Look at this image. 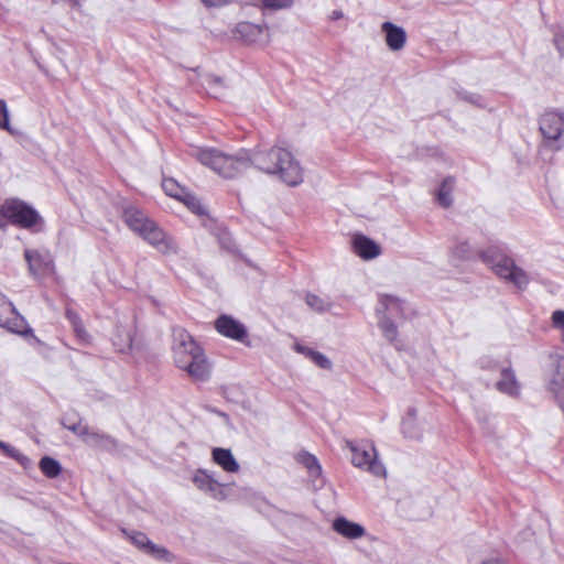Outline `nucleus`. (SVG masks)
<instances>
[{"mask_svg": "<svg viewBox=\"0 0 564 564\" xmlns=\"http://www.w3.org/2000/svg\"><path fill=\"white\" fill-rule=\"evenodd\" d=\"M197 160L225 178H235L253 166L265 174L278 175L289 186H297L304 180L300 162L290 151L280 147L240 149L235 154L200 149Z\"/></svg>", "mask_w": 564, "mask_h": 564, "instance_id": "nucleus-1", "label": "nucleus"}, {"mask_svg": "<svg viewBox=\"0 0 564 564\" xmlns=\"http://www.w3.org/2000/svg\"><path fill=\"white\" fill-rule=\"evenodd\" d=\"M479 258L491 268L496 275L512 283L517 289L524 290L529 285L528 273L516 264L506 245H490L479 251Z\"/></svg>", "mask_w": 564, "mask_h": 564, "instance_id": "nucleus-2", "label": "nucleus"}, {"mask_svg": "<svg viewBox=\"0 0 564 564\" xmlns=\"http://www.w3.org/2000/svg\"><path fill=\"white\" fill-rule=\"evenodd\" d=\"M9 224L32 232H40L45 223L32 205L12 197L4 199L0 205V228L4 230Z\"/></svg>", "mask_w": 564, "mask_h": 564, "instance_id": "nucleus-3", "label": "nucleus"}, {"mask_svg": "<svg viewBox=\"0 0 564 564\" xmlns=\"http://www.w3.org/2000/svg\"><path fill=\"white\" fill-rule=\"evenodd\" d=\"M379 321L378 326L383 337L399 349L397 319H405L404 302L393 295H381L379 306L376 310Z\"/></svg>", "mask_w": 564, "mask_h": 564, "instance_id": "nucleus-4", "label": "nucleus"}, {"mask_svg": "<svg viewBox=\"0 0 564 564\" xmlns=\"http://www.w3.org/2000/svg\"><path fill=\"white\" fill-rule=\"evenodd\" d=\"M539 129L543 135V143L552 151H558L563 148L561 140L564 133V113L557 111H547L539 120Z\"/></svg>", "mask_w": 564, "mask_h": 564, "instance_id": "nucleus-5", "label": "nucleus"}, {"mask_svg": "<svg viewBox=\"0 0 564 564\" xmlns=\"http://www.w3.org/2000/svg\"><path fill=\"white\" fill-rule=\"evenodd\" d=\"M351 452V463L354 466L368 470L375 476H384L386 468L377 459V452L372 444H357L354 441L346 442Z\"/></svg>", "mask_w": 564, "mask_h": 564, "instance_id": "nucleus-6", "label": "nucleus"}, {"mask_svg": "<svg viewBox=\"0 0 564 564\" xmlns=\"http://www.w3.org/2000/svg\"><path fill=\"white\" fill-rule=\"evenodd\" d=\"M173 355L177 368L185 366L194 355H197L203 348L196 343L193 336L183 327L172 328Z\"/></svg>", "mask_w": 564, "mask_h": 564, "instance_id": "nucleus-7", "label": "nucleus"}, {"mask_svg": "<svg viewBox=\"0 0 564 564\" xmlns=\"http://www.w3.org/2000/svg\"><path fill=\"white\" fill-rule=\"evenodd\" d=\"M139 236L162 253H175L177 251L173 238L160 228L154 220L148 223V226Z\"/></svg>", "mask_w": 564, "mask_h": 564, "instance_id": "nucleus-8", "label": "nucleus"}, {"mask_svg": "<svg viewBox=\"0 0 564 564\" xmlns=\"http://www.w3.org/2000/svg\"><path fill=\"white\" fill-rule=\"evenodd\" d=\"M24 259L28 263L29 272L34 278L42 276L54 271V259L46 249H24Z\"/></svg>", "mask_w": 564, "mask_h": 564, "instance_id": "nucleus-9", "label": "nucleus"}, {"mask_svg": "<svg viewBox=\"0 0 564 564\" xmlns=\"http://www.w3.org/2000/svg\"><path fill=\"white\" fill-rule=\"evenodd\" d=\"M215 329L223 336L237 340L242 344H248V329L247 327L230 315L221 314L214 323Z\"/></svg>", "mask_w": 564, "mask_h": 564, "instance_id": "nucleus-10", "label": "nucleus"}, {"mask_svg": "<svg viewBox=\"0 0 564 564\" xmlns=\"http://www.w3.org/2000/svg\"><path fill=\"white\" fill-rule=\"evenodd\" d=\"M194 485L202 491L209 494L216 500H225L227 495L224 491L225 485L216 480L207 469L198 468L193 476Z\"/></svg>", "mask_w": 564, "mask_h": 564, "instance_id": "nucleus-11", "label": "nucleus"}, {"mask_svg": "<svg viewBox=\"0 0 564 564\" xmlns=\"http://www.w3.org/2000/svg\"><path fill=\"white\" fill-rule=\"evenodd\" d=\"M354 252L364 260H372L381 253V247L364 234H355L351 238Z\"/></svg>", "mask_w": 564, "mask_h": 564, "instance_id": "nucleus-12", "label": "nucleus"}, {"mask_svg": "<svg viewBox=\"0 0 564 564\" xmlns=\"http://www.w3.org/2000/svg\"><path fill=\"white\" fill-rule=\"evenodd\" d=\"M381 31L384 34L386 44L390 51L397 52L404 47L406 32L402 26L386 21L381 24Z\"/></svg>", "mask_w": 564, "mask_h": 564, "instance_id": "nucleus-13", "label": "nucleus"}, {"mask_svg": "<svg viewBox=\"0 0 564 564\" xmlns=\"http://www.w3.org/2000/svg\"><path fill=\"white\" fill-rule=\"evenodd\" d=\"M500 376L501 378L496 382V389L511 398L519 397L521 387L511 365L501 367Z\"/></svg>", "mask_w": 564, "mask_h": 564, "instance_id": "nucleus-14", "label": "nucleus"}, {"mask_svg": "<svg viewBox=\"0 0 564 564\" xmlns=\"http://www.w3.org/2000/svg\"><path fill=\"white\" fill-rule=\"evenodd\" d=\"M265 31H268L265 23L256 24L249 21L239 22L235 28L238 37L248 44L261 42Z\"/></svg>", "mask_w": 564, "mask_h": 564, "instance_id": "nucleus-15", "label": "nucleus"}, {"mask_svg": "<svg viewBox=\"0 0 564 564\" xmlns=\"http://www.w3.org/2000/svg\"><path fill=\"white\" fill-rule=\"evenodd\" d=\"M122 219L124 224L138 235L144 230L148 223L152 221L141 209L133 205H128L123 208Z\"/></svg>", "mask_w": 564, "mask_h": 564, "instance_id": "nucleus-16", "label": "nucleus"}, {"mask_svg": "<svg viewBox=\"0 0 564 564\" xmlns=\"http://www.w3.org/2000/svg\"><path fill=\"white\" fill-rule=\"evenodd\" d=\"M180 369L185 370L195 380H207L209 377V366L205 357L204 349L197 355H194L192 359Z\"/></svg>", "mask_w": 564, "mask_h": 564, "instance_id": "nucleus-17", "label": "nucleus"}, {"mask_svg": "<svg viewBox=\"0 0 564 564\" xmlns=\"http://www.w3.org/2000/svg\"><path fill=\"white\" fill-rule=\"evenodd\" d=\"M0 326L17 334L25 326V319L15 312L12 303H8L0 307Z\"/></svg>", "mask_w": 564, "mask_h": 564, "instance_id": "nucleus-18", "label": "nucleus"}, {"mask_svg": "<svg viewBox=\"0 0 564 564\" xmlns=\"http://www.w3.org/2000/svg\"><path fill=\"white\" fill-rule=\"evenodd\" d=\"M332 527L335 532L350 540L359 539L366 534V529L361 524L343 516L337 517Z\"/></svg>", "mask_w": 564, "mask_h": 564, "instance_id": "nucleus-19", "label": "nucleus"}, {"mask_svg": "<svg viewBox=\"0 0 564 564\" xmlns=\"http://www.w3.org/2000/svg\"><path fill=\"white\" fill-rule=\"evenodd\" d=\"M212 459L227 473H237L240 468L229 448L214 447L212 451Z\"/></svg>", "mask_w": 564, "mask_h": 564, "instance_id": "nucleus-20", "label": "nucleus"}, {"mask_svg": "<svg viewBox=\"0 0 564 564\" xmlns=\"http://www.w3.org/2000/svg\"><path fill=\"white\" fill-rule=\"evenodd\" d=\"M17 334L21 335L30 346H32L39 355L44 358H48L52 352V347L35 336L32 327L25 322V326L21 327V330Z\"/></svg>", "mask_w": 564, "mask_h": 564, "instance_id": "nucleus-21", "label": "nucleus"}, {"mask_svg": "<svg viewBox=\"0 0 564 564\" xmlns=\"http://www.w3.org/2000/svg\"><path fill=\"white\" fill-rule=\"evenodd\" d=\"M294 350L301 355H304L306 358L311 359L317 367L324 370H332L333 362L332 360L324 354L314 350L307 346H304L300 343L294 344Z\"/></svg>", "mask_w": 564, "mask_h": 564, "instance_id": "nucleus-22", "label": "nucleus"}, {"mask_svg": "<svg viewBox=\"0 0 564 564\" xmlns=\"http://www.w3.org/2000/svg\"><path fill=\"white\" fill-rule=\"evenodd\" d=\"M85 442L91 446H97L108 452L115 451L118 447V441L116 438L99 431L90 430V434Z\"/></svg>", "mask_w": 564, "mask_h": 564, "instance_id": "nucleus-23", "label": "nucleus"}, {"mask_svg": "<svg viewBox=\"0 0 564 564\" xmlns=\"http://www.w3.org/2000/svg\"><path fill=\"white\" fill-rule=\"evenodd\" d=\"M453 187H454V178L445 177L441 182V184L437 188L436 198H437L438 204L444 208H448L453 204V198H452Z\"/></svg>", "mask_w": 564, "mask_h": 564, "instance_id": "nucleus-24", "label": "nucleus"}, {"mask_svg": "<svg viewBox=\"0 0 564 564\" xmlns=\"http://www.w3.org/2000/svg\"><path fill=\"white\" fill-rule=\"evenodd\" d=\"M297 462L307 469L311 477L318 478L322 476V466L315 455L302 452L297 456Z\"/></svg>", "mask_w": 564, "mask_h": 564, "instance_id": "nucleus-25", "label": "nucleus"}, {"mask_svg": "<svg viewBox=\"0 0 564 564\" xmlns=\"http://www.w3.org/2000/svg\"><path fill=\"white\" fill-rule=\"evenodd\" d=\"M39 468L50 479L58 477L62 473L61 463L51 456H43L39 462Z\"/></svg>", "mask_w": 564, "mask_h": 564, "instance_id": "nucleus-26", "label": "nucleus"}, {"mask_svg": "<svg viewBox=\"0 0 564 564\" xmlns=\"http://www.w3.org/2000/svg\"><path fill=\"white\" fill-rule=\"evenodd\" d=\"M0 449L3 452V454L12 459H14L17 463H19L24 469H29V468H32L33 466V462L28 457L25 456L24 454H22L21 452H19V449H17L15 447H13L12 445L6 443V442H2L1 446H0Z\"/></svg>", "mask_w": 564, "mask_h": 564, "instance_id": "nucleus-27", "label": "nucleus"}, {"mask_svg": "<svg viewBox=\"0 0 564 564\" xmlns=\"http://www.w3.org/2000/svg\"><path fill=\"white\" fill-rule=\"evenodd\" d=\"M453 257L463 260L469 261L479 257V252H477L468 241H458L452 249Z\"/></svg>", "mask_w": 564, "mask_h": 564, "instance_id": "nucleus-28", "label": "nucleus"}, {"mask_svg": "<svg viewBox=\"0 0 564 564\" xmlns=\"http://www.w3.org/2000/svg\"><path fill=\"white\" fill-rule=\"evenodd\" d=\"M162 188L166 195L181 200L183 195L187 193V189L181 186L174 178H163Z\"/></svg>", "mask_w": 564, "mask_h": 564, "instance_id": "nucleus-29", "label": "nucleus"}, {"mask_svg": "<svg viewBox=\"0 0 564 564\" xmlns=\"http://www.w3.org/2000/svg\"><path fill=\"white\" fill-rule=\"evenodd\" d=\"M305 303L315 312L325 313L332 308V302L316 294L307 293Z\"/></svg>", "mask_w": 564, "mask_h": 564, "instance_id": "nucleus-30", "label": "nucleus"}, {"mask_svg": "<svg viewBox=\"0 0 564 564\" xmlns=\"http://www.w3.org/2000/svg\"><path fill=\"white\" fill-rule=\"evenodd\" d=\"M180 202L184 203L185 206L197 216L207 215V210L200 199L189 192L183 195V198Z\"/></svg>", "mask_w": 564, "mask_h": 564, "instance_id": "nucleus-31", "label": "nucleus"}, {"mask_svg": "<svg viewBox=\"0 0 564 564\" xmlns=\"http://www.w3.org/2000/svg\"><path fill=\"white\" fill-rule=\"evenodd\" d=\"M122 532L129 538L131 543L135 545L139 550L142 552H145L148 549V545L151 544V540L148 538V535L140 531H131L123 529Z\"/></svg>", "mask_w": 564, "mask_h": 564, "instance_id": "nucleus-32", "label": "nucleus"}, {"mask_svg": "<svg viewBox=\"0 0 564 564\" xmlns=\"http://www.w3.org/2000/svg\"><path fill=\"white\" fill-rule=\"evenodd\" d=\"M65 316L70 322L77 337L85 338L88 336L80 316L74 310L67 308Z\"/></svg>", "mask_w": 564, "mask_h": 564, "instance_id": "nucleus-33", "label": "nucleus"}, {"mask_svg": "<svg viewBox=\"0 0 564 564\" xmlns=\"http://www.w3.org/2000/svg\"><path fill=\"white\" fill-rule=\"evenodd\" d=\"M61 424L78 437L84 438V441L88 438V435L90 434V427L88 425H82L80 420L78 422L68 423V417H64L62 419Z\"/></svg>", "mask_w": 564, "mask_h": 564, "instance_id": "nucleus-34", "label": "nucleus"}, {"mask_svg": "<svg viewBox=\"0 0 564 564\" xmlns=\"http://www.w3.org/2000/svg\"><path fill=\"white\" fill-rule=\"evenodd\" d=\"M401 431L408 438L419 440L421 437V432L413 419H404L401 423Z\"/></svg>", "mask_w": 564, "mask_h": 564, "instance_id": "nucleus-35", "label": "nucleus"}, {"mask_svg": "<svg viewBox=\"0 0 564 564\" xmlns=\"http://www.w3.org/2000/svg\"><path fill=\"white\" fill-rule=\"evenodd\" d=\"M145 554L156 558V560H164V561H167L170 562L171 561V553L170 551L164 547V546H160V545H156L154 544L153 542H151L150 545H148V549L147 551L144 552Z\"/></svg>", "mask_w": 564, "mask_h": 564, "instance_id": "nucleus-36", "label": "nucleus"}, {"mask_svg": "<svg viewBox=\"0 0 564 564\" xmlns=\"http://www.w3.org/2000/svg\"><path fill=\"white\" fill-rule=\"evenodd\" d=\"M294 4V0H261V7L263 10H282L290 9Z\"/></svg>", "mask_w": 564, "mask_h": 564, "instance_id": "nucleus-37", "label": "nucleus"}, {"mask_svg": "<svg viewBox=\"0 0 564 564\" xmlns=\"http://www.w3.org/2000/svg\"><path fill=\"white\" fill-rule=\"evenodd\" d=\"M0 129L13 133V129L10 124V112L6 100L0 99Z\"/></svg>", "mask_w": 564, "mask_h": 564, "instance_id": "nucleus-38", "label": "nucleus"}, {"mask_svg": "<svg viewBox=\"0 0 564 564\" xmlns=\"http://www.w3.org/2000/svg\"><path fill=\"white\" fill-rule=\"evenodd\" d=\"M218 241L223 249H225L229 252L236 251V243H235L230 232H228L227 230H221L218 234Z\"/></svg>", "mask_w": 564, "mask_h": 564, "instance_id": "nucleus-39", "label": "nucleus"}, {"mask_svg": "<svg viewBox=\"0 0 564 564\" xmlns=\"http://www.w3.org/2000/svg\"><path fill=\"white\" fill-rule=\"evenodd\" d=\"M458 96L462 100H465L469 104L476 105L477 107L484 108L486 106L484 97L479 94L469 93V91L464 90V91L458 93Z\"/></svg>", "mask_w": 564, "mask_h": 564, "instance_id": "nucleus-40", "label": "nucleus"}, {"mask_svg": "<svg viewBox=\"0 0 564 564\" xmlns=\"http://www.w3.org/2000/svg\"><path fill=\"white\" fill-rule=\"evenodd\" d=\"M478 365L482 370L499 371V372L502 367V366H500L498 360H496L491 357H488V356L481 357L478 360Z\"/></svg>", "mask_w": 564, "mask_h": 564, "instance_id": "nucleus-41", "label": "nucleus"}, {"mask_svg": "<svg viewBox=\"0 0 564 564\" xmlns=\"http://www.w3.org/2000/svg\"><path fill=\"white\" fill-rule=\"evenodd\" d=\"M552 323L555 328H557L560 330L563 329L564 328V311H562V310L554 311L552 314Z\"/></svg>", "mask_w": 564, "mask_h": 564, "instance_id": "nucleus-42", "label": "nucleus"}, {"mask_svg": "<svg viewBox=\"0 0 564 564\" xmlns=\"http://www.w3.org/2000/svg\"><path fill=\"white\" fill-rule=\"evenodd\" d=\"M553 43L561 56H564V33L558 30L554 33Z\"/></svg>", "mask_w": 564, "mask_h": 564, "instance_id": "nucleus-43", "label": "nucleus"}, {"mask_svg": "<svg viewBox=\"0 0 564 564\" xmlns=\"http://www.w3.org/2000/svg\"><path fill=\"white\" fill-rule=\"evenodd\" d=\"M206 7H223L230 3V0H202Z\"/></svg>", "mask_w": 564, "mask_h": 564, "instance_id": "nucleus-44", "label": "nucleus"}, {"mask_svg": "<svg viewBox=\"0 0 564 564\" xmlns=\"http://www.w3.org/2000/svg\"><path fill=\"white\" fill-rule=\"evenodd\" d=\"M208 412L210 413H214L220 417H223L225 421H229V415L218 409H215V408H209V409H206Z\"/></svg>", "mask_w": 564, "mask_h": 564, "instance_id": "nucleus-45", "label": "nucleus"}, {"mask_svg": "<svg viewBox=\"0 0 564 564\" xmlns=\"http://www.w3.org/2000/svg\"><path fill=\"white\" fill-rule=\"evenodd\" d=\"M131 349H132V337H131V335L128 333V334H127V344H126V346H124V347L119 348V350H120L121 352H128V351H130Z\"/></svg>", "mask_w": 564, "mask_h": 564, "instance_id": "nucleus-46", "label": "nucleus"}, {"mask_svg": "<svg viewBox=\"0 0 564 564\" xmlns=\"http://www.w3.org/2000/svg\"><path fill=\"white\" fill-rule=\"evenodd\" d=\"M207 82L209 85H223V78L215 75L208 76Z\"/></svg>", "mask_w": 564, "mask_h": 564, "instance_id": "nucleus-47", "label": "nucleus"}, {"mask_svg": "<svg viewBox=\"0 0 564 564\" xmlns=\"http://www.w3.org/2000/svg\"><path fill=\"white\" fill-rule=\"evenodd\" d=\"M480 564H508L506 561L500 560L498 557H491L488 560H484Z\"/></svg>", "mask_w": 564, "mask_h": 564, "instance_id": "nucleus-48", "label": "nucleus"}, {"mask_svg": "<svg viewBox=\"0 0 564 564\" xmlns=\"http://www.w3.org/2000/svg\"><path fill=\"white\" fill-rule=\"evenodd\" d=\"M343 17H344L343 11H340V10H334V11L332 12L330 19L335 21V20H339V19H341Z\"/></svg>", "mask_w": 564, "mask_h": 564, "instance_id": "nucleus-49", "label": "nucleus"}, {"mask_svg": "<svg viewBox=\"0 0 564 564\" xmlns=\"http://www.w3.org/2000/svg\"><path fill=\"white\" fill-rule=\"evenodd\" d=\"M416 416V410L414 408H410L408 410V417L406 419H413L415 421Z\"/></svg>", "mask_w": 564, "mask_h": 564, "instance_id": "nucleus-50", "label": "nucleus"}, {"mask_svg": "<svg viewBox=\"0 0 564 564\" xmlns=\"http://www.w3.org/2000/svg\"><path fill=\"white\" fill-rule=\"evenodd\" d=\"M68 3H69L73 8H79V7H80V0H68Z\"/></svg>", "mask_w": 564, "mask_h": 564, "instance_id": "nucleus-51", "label": "nucleus"}, {"mask_svg": "<svg viewBox=\"0 0 564 564\" xmlns=\"http://www.w3.org/2000/svg\"><path fill=\"white\" fill-rule=\"evenodd\" d=\"M560 332H561L562 341L564 343V328L561 329Z\"/></svg>", "mask_w": 564, "mask_h": 564, "instance_id": "nucleus-52", "label": "nucleus"}]
</instances>
